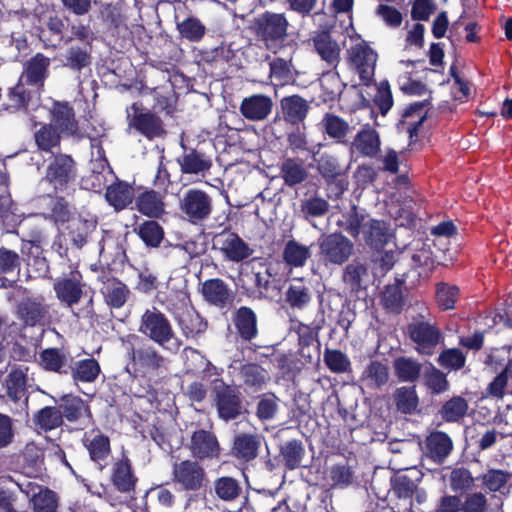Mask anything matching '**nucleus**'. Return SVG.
<instances>
[{"label":"nucleus","mask_w":512,"mask_h":512,"mask_svg":"<svg viewBox=\"0 0 512 512\" xmlns=\"http://www.w3.org/2000/svg\"><path fill=\"white\" fill-rule=\"evenodd\" d=\"M393 368L401 382L414 383L419 379L423 366L411 357L400 356L394 359Z\"/></svg>","instance_id":"nucleus-31"},{"label":"nucleus","mask_w":512,"mask_h":512,"mask_svg":"<svg viewBox=\"0 0 512 512\" xmlns=\"http://www.w3.org/2000/svg\"><path fill=\"white\" fill-rule=\"evenodd\" d=\"M214 491L221 500L233 501L240 496L242 487L235 478L224 476L214 481Z\"/></svg>","instance_id":"nucleus-47"},{"label":"nucleus","mask_w":512,"mask_h":512,"mask_svg":"<svg viewBox=\"0 0 512 512\" xmlns=\"http://www.w3.org/2000/svg\"><path fill=\"white\" fill-rule=\"evenodd\" d=\"M389 379L386 364L380 361H371L363 370L361 380L370 389H378L385 385Z\"/></svg>","instance_id":"nucleus-32"},{"label":"nucleus","mask_w":512,"mask_h":512,"mask_svg":"<svg viewBox=\"0 0 512 512\" xmlns=\"http://www.w3.org/2000/svg\"><path fill=\"white\" fill-rule=\"evenodd\" d=\"M288 21L283 14L265 12L256 20L257 34L268 44L283 40L287 35Z\"/></svg>","instance_id":"nucleus-12"},{"label":"nucleus","mask_w":512,"mask_h":512,"mask_svg":"<svg viewBox=\"0 0 512 512\" xmlns=\"http://www.w3.org/2000/svg\"><path fill=\"white\" fill-rule=\"evenodd\" d=\"M322 125L329 137L333 139L341 140L349 132V124L333 114H326L322 120Z\"/></svg>","instance_id":"nucleus-61"},{"label":"nucleus","mask_w":512,"mask_h":512,"mask_svg":"<svg viewBox=\"0 0 512 512\" xmlns=\"http://www.w3.org/2000/svg\"><path fill=\"white\" fill-rule=\"evenodd\" d=\"M34 422L44 431L53 430L62 424L61 411L56 407H44L35 414Z\"/></svg>","instance_id":"nucleus-54"},{"label":"nucleus","mask_w":512,"mask_h":512,"mask_svg":"<svg viewBox=\"0 0 512 512\" xmlns=\"http://www.w3.org/2000/svg\"><path fill=\"white\" fill-rule=\"evenodd\" d=\"M60 132L51 124L44 125L35 133V141L39 149L51 151L60 144Z\"/></svg>","instance_id":"nucleus-59"},{"label":"nucleus","mask_w":512,"mask_h":512,"mask_svg":"<svg viewBox=\"0 0 512 512\" xmlns=\"http://www.w3.org/2000/svg\"><path fill=\"white\" fill-rule=\"evenodd\" d=\"M101 372L100 365L94 358H87L76 361L71 368L72 377L75 381L84 383L94 382Z\"/></svg>","instance_id":"nucleus-40"},{"label":"nucleus","mask_w":512,"mask_h":512,"mask_svg":"<svg viewBox=\"0 0 512 512\" xmlns=\"http://www.w3.org/2000/svg\"><path fill=\"white\" fill-rule=\"evenodd\" d=\"M58 299L69 306L79 302L82 296V288L76 274L70 278H63L54 285Z\"/></svg>","instance_id":"nucleus-29"},{"label":"nucleus","mask_w":512,"mask_h":512,"mask_svg":"<svg viewBox=\"0 0 512 512\" xmlns=\"http://www.w3.org/2000/svg\"><path fill=\"white\" fill-rule=\"evenodd\" d=\"M342 278L352 292H357L368 279V269L359 260H353L345 267Z\"/></svg>","instance_id":"nucleus-35"},{"label":"nucleus","mask_w":512,"mask_h":512,"mask_svg":"<svg viewBox=\"0 0 512 512\" xmlns=\"http://www.w3.org/2000/svg\"><path fill=\"white\" fill-rule=\"evenodd\" d=\"M280 172L285 184L290 187L302 183L308 177L303 164L292 158H288L282 163Z\"/></svg>","instance_id":"nucleus-44"},{"label":"nucleus","mask_w":512,"mask_h":512,"mask_svg":"<svg viewBox=\"0 0 512 512\" xmlns=\"http://www.w3.org/2000/svg\"><path fill=\"white\" fill-rule=\"evenodd\" d=\"M26 373L22 366L12 368L6 380L7 394L13 401L20 400L25 394Z\"/></svg>","instance_id":"nucleus-45"},{"label":"nucleus","mask_w":512,"mask_h":512,"mask_svg":"<svg viewBox=\"0 0 512 512\" xmlns=\"http://www.w3.org/2000/svg\"><path fill=\"white\" fill-rule=\"evenodd\" d=\"M449 483L454 492H467L473 489L475 479L467 468L458 467L450 472Z\"/></svg>","instance_id":"nucleus-57"},{"label":"nucleus","mask_w":512,"mask_h":512,"mask_svg":"<svg viewBox=\"0 0 512 512\" xmlns=\"http://www.w3.org/2000/svg\"><path fill=\"white\" fill-rule=\"evenodd\" d=\"M172 476L175 483L188 491H198L204 487L206 482L204 468L194 460H183L175 463Z\"/></svg>","instance_id":"nucleus-8"},{"label":"nucleus","mask_w":512,"mask_h":512,"mask_svg":"<svg viewBox=\"0 0 512 512\" xmlns=\"http://www.w3.org/2000/svg\"><path fill=\"white\" fill-rule=\"evenodd\" d=\"M132 361L144 372H155L165 364V358L152 346L142 347L135 350L132 348Z\"/></svg>","instance_id":"nucleus-27"},{"label":"nucleus","mask_w":512,"mask_h":512,"mask_svg":"<svg viewBox=\"0 0 512 512\" xmlns=\"http://www.w3.org/2000/svg\"><path fill=\"white\" fill-rule=\"evenodd\" d=\"M213 391L219 416L224 420L236 418L241 413V403L235 390L218 380L214 383Z\"/></svg>","instance_id":"nucleus-13"},{"label":"nucleus","mask_w":512,"mask_h":512,"mask_svg":"<svg viewBox=\"0 0 512 512\" xmlns=\"http://www.w3.org/2000/svg\"><path fill=\"white\" fill-rule=\"evenodd\" d=\"M202 294L209 303L223 308L233 300V294L228 285L221 279H209L202 285Z\"/></svg>","instance_id":"nucleus-23"},{"label":"nucleus","mask_w":512,"mask_h":512,"mask_svg":"<svg viewBox=\"0 0 512 512\" xmlns=\"http://www.w3.org/2000/svg\"><path fill=\"white\" fill-rule=\"evenodd\" d=\"M52 126L60 133L78 136V121L75 118L73 107L68 102L53 101L50 108Z\"/></svg>","instance_id":"nucleus-15"},{"label":"nucleus","mask_w":512,"mask_h":512,"mask_svg":"<svg viewBox=\"0 0 512 512\" xmlns=\"http://www.w3.org/2000/svg\"><path fill=\"white\" fill-rule=\"evenodd\" d=\"M103 293L106 302L114 308L122 307L129 297L127 286L117 280L108 281L104 286Z\"/></svg>","instance_id":"nucleus-48"},{"label":"nucleus","mask_w":512,"mask_h":512,"mask_svg":"<svg viewBox=\"0 0 512 512\" xmlns=\"http://www.w3.org/2000/svg\"><path fill=\"white\" fill-rule=\"evenodd\" d=\"M270 78L276 85H285L294 80L293 67L290 60L275 58L270 61Z\"/></svg>","instance_id":"nucleus-50"},{"label":"nucleus","mask_w":512,"mask_h":512,"mask_svg":"<svg viewBox=\"0 0 512 512\" xmlns=\"http://www.w3.org/2000/svg\"><path fill=\"white\" fill-rule=\"evenodd\" d=\"M468 409L467 401L462 397H453L442 408V417L448 422H455L462 418Z\"/></svg>","instance_id":"nucleus-63"},{"label":"nucleus","mask_w":512,"mask_h":512,"mask_svg":"<svg viewBox=\"0 0 512 512\" xmlns=\"http://www.w3.org/2000/svg\"><path fill=\"white\" fill-rule=\"evenodd\" d=\"M212 210V198L203 190L192 188L179 198V211L189 223L198 224L207 220Z\"/></svg>","instance_id":"nucleus-4"},{"label":"nucleus","mask_w":512,"mask_h":512,"mask_svg":"<svg viewBox=\"0 0 512 512\" xmlns=\"http://www.w3.org/2000/svg\"><path fill=\"white\" fill-rule=\"evenodd\" d=\"M189 447L197 459L217 458L220 455V445L216 436L204 429L193 432Z\"/></svg>","instance_id":"nucleus-17"},{"label":"nucleus","mask_w":512,"mask_h":512,"mask_svg":"<svg viewBox=\"0 0 512 512\" xmlns=\"http://www.w3.org/2000/svg\"><path fill=\"white\" fill-rule=\"evenodd\" d=\"M425 103L416 102L411 104L403 114V121L401 122L402 129L409 133V137L413 139L418 135V129L422 125L425 117Z\"/></svg>","instance_id":"nucleus-34"},{"label":"nucleus","mask_w":512,"mask_h":512,"mask_svg":"<svg viewBox=\"0 0 512 512\" xmlns=\"http://www.w3.org/2000/svg\"><path fill=\"white\" fill-rule=\"evenodd\" d=\"M344 219L342 228L354 238L362 233L365 243L371 248H381L391 238L389 225L385 221L370 218L355 206L344 215Z\"/></svg>","instance_id":"nucleus-2"},{"label":"nucleus","mask_w":512,"mask_h":512,"mask_svg":"<svg viewBox=\"0 0 512 512\" xmlns=\"http://www.w3.org/2000/svg\"><path fill=\"white\" fill-rule=\"evenodd\" d=\"M263 437L257 433H238L233 440L232 455L242 462H249L258 456Z\"/></svg>","instance_id":"nucleus-19"},{"label":"nucleus","mask_w":512,"mask_h":512,"mask_svg":"<svg viewBox=\"0 0 512 512\" xmlns=\"http://www.w3.org/2000/svg\"><path fill=\"white\" fill-rule=\"evenodd\" d=\"M318 245L320 257L326 264L342 265L354 253V243L340 232L322 235Z\"/></svg>","instance_id":"nucleus-5"},{"label":"nucleus","mask_w":512,"mask_h":512,"mask_svg":"<svg viewBox=\"0 0 512 512\" xmlns=\"http://www.w3.org/2000/svg\"><path fill=\"white\" fill-rule=\"evenodd\" d=\"M310 41L321 60L335 69L340 63L342 49L333 35L327 30L315 31Z\"/></svg>","instance_id":"nucleus-11"},{"label":"nucleus","mask_w":512,"mask_h":512,"mask_svg":"<svg viewBox=\"0 0 512 512\" xmlns=\"http://www.w3.org/2000/svg\"><path fill=\"white\" fill-rule=\"evenodd\" d=\"M28 508V498L0 491V512H27Z\"/></svg>","instance_id":"nucleus-62"},{"label":"nucleus","mask_w":512,"mask_h":512,"mask_svg":"<svg viewBox=\"0 0 512 512\" xmlns=\"http://www.w3.org/2000/svg\"><path fill=\"white\" fill-rule=\"evenodd\" d=\"M177 162L183 174L204 175L212 166L208 156L193 149L179 157Z\"/></svg>","instance_id":"nucleus-26"},{"label":"nucleus","mask_w":512,"mask_h":512,"mask_svg":"<svg viewBox=\"0 0 512 512\" xmlns=\"http://www.w3.org/2000/svg\"><path fill=\"white\" fill-rule=\"evenodd\" d=\"M112 480L121 492H128L134 488L136 479L133 476L131 463L127 457H123L114 464Z\"/></svg>","instance_id":"nucleus-36"},{"label":"nucleus","mask_w":512,"mask_h":512,"mask_svg":"<svg viewBox=\"0 0 512 512\" xmlns=\"http://www.w3.org/2000/svg\"><path fill=\"white\" fill-rule=\"evenodd\" d=\"M285 299L292 308L302 309L311 299L309 288L302 281H295L288 287Z\"/></svg>","instance_id":"nucleus-51"},{"label":"nucleus","mask_w":512,"mask_h":512,"mask_svg":"<svg viewBox=\"0 0 512 512\" xmlns=\"http://www.w3.org/2000/svg\"><path fill=\"white\" fill-rule=\"evenodd\" d=\"M424 381L425 385L435 394L442 393L448 388L445 374L431 363H428L424 369Z\"/></svg>","instance_id":"nucleus-58"},{"label":"nucleus","mask_w":512,"mask_h":512,"mask_svg":"<svg viewBox=\"0 0 512 512\" xmlns=\"http://www.w3.org/2000/svg\"><path fill=\"white\" fill-rule=\"evenodd\" d=\"M324 362L329 370L334 373H346L351 368V362L348 356L342 351L336 349L325 350Z\"/></svg>","instance_id":"nucleus-60"},{"label":"nucleus","mask_w":512,"mask_h":512,"mask_svg":"<svg viewBox=\"0 0 512 512\" xmlns=\"http://www.w3.org/2000/svg\"><path fill=\"white\" fill-rule=\"evenodd\" d=\"M238 375L245 387L253 392L262 389L269 379L267 371L257 364L242 365Z\"/></svg>","instance_id":"nucleus-30"},{"label":"nucleus","mask_w":512,"mask_h":512,"mask_svg":"<svg viewBox=\"0 0 512 512\" xmlns=\"http://www.w3.org/2000/svg\"><path fill=\"white\" fill-rule=\"evenodd\" d=\"M394 401L399 411L410 414L418 406V396L414 387H400L395 391Z\"/></svg>","instance_id":"nucleus-55"},{"label":"nucleus","mask_w":512,"mask_h":512,"mask_svg":"<svg viewBox=\"0 0 512 512\" xmlns=\"http://www.w3.org/2000/svg\"><path fill=\"white\" fill-rule=\"evenodd\" d=\"M138 331L169 353H177L182 341L167 316L155 307L141 315Z\"/></svg>","instance_id":"nucleus-1"},{"label":"nucleus","mask_w":512,"mask_h":512,"mask_svg":"<svg viewBox=\"0 0 512 512\" xmlns=\"http://www.w3.org/2000/svg\"><path fill=\"white\" fill-rule=\"evenodd\" d=\"M214 245L232 262H240L253 253V250L236 233L223 231L215 236Z\"/></svg>","instance_id":"nucleus-10"},{"label":"nucleus","mask_w":512,"mask_h":512,"mask_svg":"<svg viewBox=\"0 0 512 512\" xmlns=\"http://www.w3.org/2000/svg\"><path fill=\"white\" fill-rule=\"evenodd\" d=\"M23 470L28 477H37L41 474L44 465L43 451L34 443H28L23 452Z\"/></svg>","instance_id":"nucleus-33"},{"label":"nucleus","mask_w":512,"mask_h":512,"mask_svg":"<svg viewBox=\"0 0 512 512\" xmlns=\"http://www.w3.org/2000/svg\"><path fill=\"white\" fill-rule=\"evenodd\" d=\"M96 227L97 221L94 217L77 215L72 217L65 229L72 245L80 249L90 240L92 233L96 231Z\"/></svg>","instance_id":"nucleus-18"},{"label":"nucleus","mask_w":512,"mask_h":512,"mask_svg":"<svg viewBox=\"0 0 512 512\" xmlns=\"http://www.w3.org/2000/svg\"><path fill=\"white\" fill-rule=\"evenodd\" d=\"M177 29L181 37L191 41L198 42L205 35L206 28L202 22L195 17H188L177 24Z\"/></svg>","instance_id":"nucleus-56"},{"label":"nucleus","mask_w":512,"mask_h":512,"mask_svg":"<svg viewBox=\"0 0 512 512\" xmlns=\"http://www.w3.org/2000/svg\"><path fill=\"white\" fill-rule=\"evenodd\" d=\"M20 256L15 251L7 248H0V280L12 283L20 270Z\"/></svg>","instance_id":"nucleus-42"},{"label":"nucleus","mask_w":512,"mask_h":512,"mask_svg":"<svg viewBox=\"0 0 512 512\" xmlns=\"http://www.w3.org/2000/svg\"><path fill=\"white\" fill-rule=\"evenodd\" d=\"M309 105L305 99L298 95L284 97L281 100V109L285 121L299 124L307 116Z\"/></svg>","instance_id":"nucleus-28"},{"label":"nucleus","mask_w":512,"mask_h":512,"mask_svg":"<svg viewBox=\"0 0 512 512\" xmlns=\"http://www.w3.org/2000/svg\"><path fill=\"white\" fill-rule=\"evenodd\" d=\"M436 303L442 310H452L459 297L456 285L440 282L436 285Z\"/></svg>","instance_id":"nucleus-52"},{"label":"nucleus","mask_w":512,"mask_h":512,"mask_svg":"<svg viewBox=\"0 0 512 512\" xmlns=\"http://www.w3.org/2000/svg\"><path fill=\"white\" fill-rule=\"evenodd\" d=\"M62 418L74 422L80 420L84 426L91 424L92 414L89 406L78 396L65 395L59 405Z\"/></svg>","instance_id":"nucleus-20"},{"label":"nucleus","mask_w":512,"mask_h":512,"mask_svg":"<svg viewBox=\"0 0 512 512\" xmlns=\"http://www.w3.org/2000/svg\"><path fill=\"white\" fill-rule=\"evenodd\" d=\"M346 55L349 67L358 73L364 85H369L374 79L377 52L360 36H356L350 38Z\"/></svg>","instance_id":"nucleus-3"},{"label":"nucleus","mask_w":512,"mask_h":512,"mask_svg":"<svg viewBox=\"0 0 512 512\" xmlns=\"http://www.w3.org/2000/svg\"><path fill=\"white\" fill-rule=\"evenodd\" d=\"M127 115L129 126L148 139L161 137L165 134L161 118L148 110L140 109L138 103L132 104L127 109Z\"/></svg>","instance_id":"nucleus-7"},{"label":"nucleus","mask_w":512,"mask_h":512,"mask_svg":"<svg viewBox=\"0 0 512 512\" xmlns=\"http://www.w3.org/2000/svg\"><path fill=\"white\" fill-rule=\"evenodd\" d=\"M18 311L25 323L31 326L41 323L47 315L46 307L31 299L23 301L19 305Z\"/></svg>","instance_id":"nucleus-46"},{"label":"nucleus","mask_w":512,"mask_h":512,"mask_svg":"<svg viewBox=\"0 0 512 512\" xmlns=\"http://www.w3.org/2000/svg\"><path fill=\"white\" fill-rule=\"evenodd\" d=\"M81 442L88 451L91 461L97 463L100 469H103L111 453L109 437L99 429H92L83 434Z\"/></svg>","instance_id":"nucleus-14"},{"label":"nucleus","mask_w":512,"mask_h":512,"mask_svg":"<svg viewBox=\"0 0 512 512\" xmlns=\"http://www.w3.org/2000/svg\"><path fill=\"white\" fill-rule=\"evenodd\" d=\"M352 149L364 157L374 158L380 152L381 140L379 133L369 125H365L354 137Z\"/></svg>","instance_id":"nucleus-21"},{"label":"nucleus","mask_w":512,"mask_h":512,"mask_svg":"<svg viewBox=\"0 0 512 512\" xmlns=\"http://www.w3.org/2000/svg\"><path fill=\"white\" fill-rule=\"evenodd\" d=\"M310 257V250L307 246L301 245L294 240L286 243L283 258L284 261L294 267H302Z\"/></svg>","instance_id":"nucleus-49"},{"label":"nucleus","mask_w":512,"mask_h":512,"mask_svg":"<svg viewBox=\"0 0 512 512\" xmlns=\"http://www.w3.org/2000/svg\"><path fill=\"white\" fill-rule=\"evenodd\" d=\"M138 211L148 217H159L164 213V203L155 191H146L136 199Z\"/></svg>","instance_id":"nucleus-39"},{"label":"nucleus","mask_w":512,"mask_h":512,"mask_svg":"<svg viewBox=\"0 0 512 512\" xmlns=\"http://www.w3.org/2000/svg\"><path fill=\"white\" fill-rule=\"evenodd\" d=\"M77 175L76 163L67 154H58L53 157L46 168L45 179L55 190H64Z\"/></svg>","instance_id":"nucleus-6"},{"label":"nucleus","mask_w":512,"mask_h":512,"mask_svg":"<svg viewBox=\"0 0 512 512\" xmlns=\"http://www.w3.org/2000/svg\"><path fill=\"white\" fill-rule=\"evenodd\" d=\"M39 364L47 371L66 372L67 355L58 348H47L39 355Z\"/></svg>","instance_id":"nucleus-43"},{"label":"nucleus","mask_w":512,"mask_h":512,"mask_svg":"<svg viewBox=\"0 0 512 512\" xmlns=\"http://www.w3.org/2000/svg\"><path fill=\"white\" fill-rule=\"evenodd\" d=\"M105 197L117 210L124 209L134 197L133 188L126 183H117L107 188Z\"/></svg>","instance_id":"nucleus-41"},{"label":"nucleus","mask_w":512,"mask_h":512,"mask_svg":"<svg viewBox=\"0 0 512 512\" xmlns=\"http://www.w3.org/2000/svg\"><path fill=\"white\" fill-rule=\"evenodd\" d=\"M235 326L240 336L245 340H251L257 334V320L255 313L248 307H241L235 316Z\"/></svg>","instance_id":"nucleus-37"},{"label":"nucleus","mask_w":512,"mask_h":512,"mask_svg":"<svg viewBox=\"0 0 512 512\" xmlns=\"http://www.w3.org/2000/svg\"><path fill=\"white\" fill-rule=\"evenodd\" d=\"M452 449L451 438L442 431L433 432L426 438V455L438 464L446 460Z\"/></svg>","instance_id":"nucleus-22"},{"label":"nucleus","mask_w":512,"mask_h":512,"mask_svg":"<svg viewBox=\"0 0 512 512\" xmlns=\"http://www.w3.org/2000/svg\"><path fill=\"white\" fill-rule=\"evenodd\" d=\"M137 233L142 241L150 247H158L163 240V228L156 221H145L137 228Z\"/></svg>","instance_id":"nucleus-53"},{"label":"nucleus","mask_w":512,"mask_h":512,"mask_svg":"<svg viewBox=\"0 0 512 512\" xmlns=\"http://www.w3.org/2000/svg\"><path fill=\"white\" fill-rule=\"evenodd\" d=\"M178 325L187 338L196 337L207 328V322L194 309L187 310L179 317Z\"/></svg>","instance_id":"nucleus-38"},{"label":"nucleus","mask_w":512,"mask_h":512,"mask_svg":"<svg viewBox=\"0 0 512 512\" xmlns=\"http://www.w3.org/2000/svg\"><path fill=\"white\" fill-rule=\"evenodd\" d=\"M30 504H32L33 512H57L56 495L49 489H43Z\"/></svg>","instance_id":"nucleus-64"},{"label":"nucleus","mask_w":512,"mask_h":512,"mask_svg":"<svg viewBox=\"0 0 512 512\" xmlns=\"http://www.w3.org/2000/svg\"><path fill=\"white\" fill-rule=\"evenodd\" d=\"M408 334L417 345L416 350L424 355H431L441 338L440 330L435 325L425 321L409 324Z\"/></svg>","instance_id":"nucleus-9"},{"label":"nucleus","mask_w":512,"mask_h":512,"mask_svg":"<svg viewBox=\"0 0 512 512\" xmlns=\"http://www.w3.org/2000/svg\"><path fill=\"white\" fill-rule=\"evenodd\" d=\"M416 483L406 475H398L393 481V493L398 502L395 504L397 512H411L413 509V492Z\"/></svg>","instance_id":"nucleus-24"},{"label":"nucleus","mask_w":512,"mask_h":512,"mask_svg":"<svg viewBox=\"0 0 512 512\" xmlns=\"http://www.w3.org/2000/svg\"><path fill=\"white\" fill-rule=\"evenodd\" d=\"M273 109L272 98L264 94H253L245 97L240 104V113L249 121H263L268 118Z\"/></svg>","instance_id":"nucleus-16"},{"label":"nucleus","mask_w":512,"mask_h":512,"mask_svg":"<svg viewBox=\"0 0 512 512\" xmlns=\"http://www.w3.org/2000/svg\"><path fill=\"white\" fill-rule=\"evenodd\" d=\"M49 66L50 59L41 53H37L25 64L20 80L33 85H42L48 75Z\"/></svg>","instance_id":"nucleus-25"}]
</instances>
